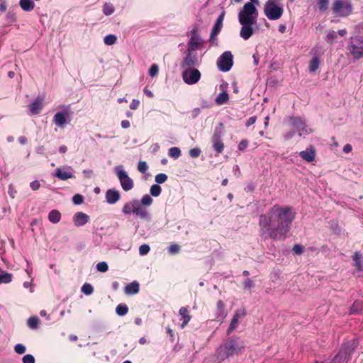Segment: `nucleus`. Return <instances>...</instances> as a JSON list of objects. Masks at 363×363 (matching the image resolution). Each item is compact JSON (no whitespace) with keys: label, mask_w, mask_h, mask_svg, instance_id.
I'll list each match as a JSON object with an SVG mask.
<instances>
[{"label":"nucleus","mask_w":363,"mask_h":363,"mask_svg":"<svg viewBox=\"0 0 363 363\" xmlns=\"http://www.w3.org/2000/svg\"><path fill=\"white\" fill-rule=\"evenodd\" d=\"M202 43V40L200 38L196 30H192L191 37L188 43V50H196L199 46Z\"/></svg>","instance_id":"obj_14"},{"label":"nucleus","mask_w":363,"mask_h":363,"mask_svg":"<svg viewBox=\"0 0 363 363\" xmlns=\"http://www.w3.org/2000/svg\"><path fill=\"white\" fill-rule=\"evenodd\" d=\"M245 311L244 309L241 311H236L233 318L239 320L240 318L245 317Z\"/></svg>","instance_id":"obj_56"},{"label":"nucleus","mask_w":363,"mask_h":363,"mask_svg":"<svg viewBox=\"0 0 363 363\" xmlns=\"http://www.w3.org/2000/svg\"><path fill=\"white\" fill-rule=\"evenodd\" d=\"M159 71L158 66L155 64L151 65L149 69V75L152 77H154L157 75Z\"/></svg>","instance_id":"obj_48"},{"label":"nucleus","mask_w":363,"mask_h":363,"mask_svg":"<svg viewBox=\"0 0 363 363\" xmlns=\"http://www.w3.org/2000/svg\"><path fill=\"white\" fill-rule=\"evenodd\" d=\"M144 206H150L153 203V199L149 194H145L143 196L140 201H139Z\"/></svg>","instance_id":"obj_36"},{"label":"nucleus","mask_w":363,"mask_h":363,"mask_svg":"<svg viewBox=\"0 0 363 363\" xmlns=\"http://www.w3.org/2000/svg\"><path fill=\"white\" fill-rule=\"evenodd\" d=\"M133 214H135L141 219H147L148 217V212L147 209L139 202L137 199L133 200Z\"/></svg>","instance_id":"obj_13"},{"label":"nucleus","mask_w":363,"mask_h":363,"mask_svg":"<svg viewBox=\"0 0 363 363\" xmlns=\"http://www.w3.org/2000/svg\"><path fill=\"white\" fill-rule=\"evenodd\" d=\"M94 289L89 284H84L82 287V291L86 295H90L93 293Z\"/></svg>","instance_id":"obj_44"},{"label":"nucleus","mask_w":363,"mask_h":363,"mask_svg":"<svg viewBox=\"0 0 363 363\" xmlns=\"http://www.w3.org/2000/svg\"><path fill=\"white\" fill-rule=\"evenodd\" d=\"M140 104V101L137 99H133L130 104V108L132 110H135L138 108Z\"/></svg>","instance_id":"obj_59"},{"label":"nucleus","mask_w":363,"mask_h":363,"mask_svg":"<svg viewBox=\"0 0 363 363\" xmlns=\"http://www.w3.org/2000/svg\"><path fill=\"white\" fill-rule=\"evenodd\" d=\"M284 12L283 6L279 0H268L264 6V13L271 21L279 19Z\"/></svg>","instance_id":"obj_4"},{"label":"nucleus","mask_w":363,"mask_h":363,"mask_svg":"<svg viewBox=\"0 0 363 363\" xmlns=\"http://www.w3.org/2000/svg\"><path fill=\"white\" fill-rule=\"evenodd\" d=\"M216 319L218 321L223 320L226 317V313L225 312V304L223 301L220 300L216 303Z\"/></svg>","instance_id":"obj_20"},{"label":"nucleus","mask_w":363,"mask_h":363,"mask_svg":"<svg viewBox=\"0 0 363 363\" xmlns=\"http://www.w3.org/2000/svg\"><path fill=\"white\" fill-rule=\"evenodd\" d=\"M120 199L118 191L115 189H108L106 193V201L110 204L116 203Z\"/></svg>","instance_id":"obj_19"},{"label":"nucleus","mask_w":363,"mask_h":363,"mask_svg":"<svg viewBox=\"0 0 363 363\" xmlns=\"http://www.w3.org/2000/svg\"><path fill=\"white\" fill-rule=\"evenodd\" d=\"M229 96L226 91L220 93L216 99V104L221 105L228 101Z\"/></svg>","instance_id":"obj_31"},{"label":"nucleus","mask_w":363,"mask_h":363,"mask_svg":"<svg viewBox=\"0 0 363 363\" xmlns=\"http://www.w3.org/2000/svg\"><path fill=\"white\" fill-rule=\"evenodd\" d=\"M238 324L239 320L233 318L227 330L228 335L230 334L238 327Z\"/></svg>","instance_id":"obj_42"},{"label":"nucleus","mask_w":363,"mask_h":363,"mask_svg":"<svg viewBox=\"0 0 363 363\" xmlns=\"http://www.w3.org/2000/svg\"><path fill=\"white\" fill-rule=\"evenodd\" d=\"M291 125L299 132L300 136H304L311 132L310 129L306 128L305 123L300 118L292 117L290 118Z\"/></svg>","instance_id":"obj_11"},{"label":"nucleus","mask_w":363,"mask_h":363,"mask_svg":"<svg viewBox=\"0 0 363 363\" xmlns=\"http://www.w3.org/2000/svg\"><path fill=\"white\" fill-rule=\"evenodd\" d=\"M337 38V33L334 30L329 31L326 35V40L330 44L333 43L335 39Z\"/></svg>","instance_id":"obj_46"},{"label":"nucleus","mask_w":363,"mask_h":363,"mask_svg":"<svg viewBox=\"0 0 363 363\" xmlns=\"http://www.w3.org/2000/svg\"><path fill=\"white\" fill-rule=\"evenodd\" d=\"M108 269V264L105 262H99L96 264V269L101 272H106Z\"/></svg>","instance_id":"obj_47"},{"label":"nucleus","mask_w":363,"mask_h":363,"mask_svg":"<svg viewBox=\"0 0 363 363\" xmlns=\"http://www.w3.org/2000/svg\"><path fill=\"white\" fill-rule=\"evenodd\" d=\"M45 151V148L44 146L43 145H39L36 147L35 149V152L38 153V154H44Z\"/></svg>","instance_id":"obj_64"},{"label":"nucleus","mask_w":363,"mask_h":363,"mask_svg":"<svg viewBox=\"0 0 363 363\" xmlns=\"http://www.w3.org/2000/svg\"><path fill=\"white\" fill-rule=\"evenodd\" d=\"M334 14L338 17L349 16L352 10L351 3L347 0H335L332 5Z\"/></svg>","instance_id":"obj_7"},{"label":"nucleus","mask_w":363,"mask_h":363,"mask_svg":"<svg viewBox=\"0 0 363 363\" xmlns=\"http://www.w3.org/2000/svg\"><path fill=\"white\" fill-rule=\"evenodd\" d=\"M168 154L169 157L174 159H177L181 155V150L179 147H173L169 150Z\"/></svg>","instance_id":"obj_35"},{"label":"nucleus","mask_w":363,"mask_h":363,"mask_svg":"<svg viewBox=\"0 0 363 363\" xmlns=\"http://www.w3.org/2000/svg\"><path fill=\"white\" fill-rule=\"evenodd\" d=\"M320 60L317 57H313L309 62L308 69L311 72H315L319 67Z\"/></svg>","instance_id":"obj_30"},{"label":"nucleus","mask_w":363,"mask_h":363,"mask_svg":"<svg viewBox=\"0 0 363 363\" xmlns=\"http://www.w3.org/2000/svg\"><path fill=\"white\" fill-rule=\"evenodd\" d=\"M299 155L302 157V159L308 162H311L315 160V150L313 147H311L309 149L306 150L301 151L299 153Z\"/></svg>","instance_id":"obj_21"},{"label":"nucleus","mask_w":363,"mask_h":363,"mask_svg":"<svg viewBox=\"0 0 363 363\" xmlns=\"http://www.w3.org/2000/svg\"><path fill=\"white\" fill-rule=\"evenodd\" d=\"M180 250V247L177 244H172L169 247V252L171 254L177 253Z\"/></svg>","instance_id":"obj_55"},{"label":"nucleus","mask_w":363,"mask_h":363,"mask_svg":"<svg viewBox=\"0 0 363 363\" xmlns=\"http://www.w3.org/2000/svg\"><path fill=\"white\" fill-rule=\"evenodd\" d=\"M73 203L76 205H79L83 202V196L80 194H75L72 197Z\"/></svg>","instance_id":"obj_53"},{"label":"nucleus","mask_w":363,"mask_h":363,"mask_svg":"<svg viewBox=\"0 0 363 363\" xmlns=\"http://www.w3.org/2000/svg\"><path fill=\"white\" fill-rule=\"evenodd\" d=\"M61 218L60 213L57 210L51 211L48 214V220L52 223H57Z\"/></svg>","instance_id":"obj_28"},{"label":"nucleus","mask_w":363,"mask_h":363,"mask_svg":"<svg viewBox=\"0 0 363 363\" xmlns=\"http://www.w3.org/2000/svg\"><path fill=\"white\" fill-rule=\"evenodd\" d=\"M53 121L56 125L62 128L67 123V118L64 113H57L54 116Z\"/></svg>","instance_id":"obj_23"},{"label":"nucleus","mask_w":363,"mask_h":363,"mask_svg":"<svg viewBox=\"0 0 363 363\" xmlns=\"http://www.w3.org/2000/svg\"><path fill=\"white\" fill-rule=\"evenodd\" d=\"M161 191V186L158 184L152 185L150 189V194L155 197L158 196L160 194Z\"/></svg>","instance_id":"obj_38"},{"label":"nucleus","mask_w":363,"mask_h":363,"mask_svg":"<svg viewBox=\"0 0 363 363\" xmlns=\"http://www.w3.org/2000/svg\"><path fill=\"white\" fill-rule=\"evenodd\" d=\"M295 212L288 206H273L259 218V235L264 239L283 241L291 230Z\"/></svg>","instance_id":"obj_1"},{"label":"nucleus","mask_w":363,"mask_h":363,"mask_svg":"<svg viewBox=\"0 0 363 363\" xmlns=\"http://www.w3.org/2000/svg\"><path fill=\"white\" fill-rule=\"evenodd\" d=\"M76 226H82L89 221V216L82 212L77 213L73 218Z\"/></svg>","instance_id":"obj_18"},{"label":"nucleus","mask_w":363,"mask_h":363,"mask_svg":"<svg viewBox=\"0 0 363 363\" xmlns=\"http://www.w3.org/2000/svg\"><path fill=\"white\" fill-rule=\"evenodd\" d=\"M104 13L106 16H110L114 12V7L112 4L106 3L103 8Z\"/></svg>","instance_id":"obj_41"},{"label":"nucleus","mask_w":363,"mask_h":363,"mask_svg":"<svg viewBox=\"0 0 363 363\" xmlns=\"http://www.w3.org/2000/svg\"><path fill=\"white\" fill-rule=\"evenodd\" d=\"M150 247L149 245L144 244L140 246L139 247V252L140 255H147L150 251Z\"/></svg>","instance_id":"obj_51"},{"label":"nucleus","mask_w":363,"mask_h":363,"mask_svg":"<svg viewBox=\"0 0 363 363\" xmlns=\"http://www.w3.org/2000/svg\"><path fill=\"white\" fill-rule=\"evenodd\" d=\"M303 250V247L301 245L296 244L293 247V251L297 255L302 253Z\"/></svg>","instance_id":"obj_57"},{"label":"nucleus","mask_w":363,"mask_h":363,"mask_svg":"<svg viewBox=\"0 0 363 363\" xmlns=\"http://www.w3.org/2000/svg\"><path fill=\"white\" fill-rule=\"evenodd\" d=\"M20 6L25 11H30L34 9L35 4L31 0H20Z\"/></svg>","instance_id":"obj_27"},{"label":"nucleus","mask_w":363,"mask_h":363,"mask_svg":"<svg viewBox=\"0 0 363 363\" xmlns=\"http://www.w3.org/2000/svg\"><path fill=\"white\" fill-rule=\"evenodd\" d=\"M55 175L61 180H67L68 179L74 177V175L72 172L63 170L61 168H57L55 169Z\"/></svg>","instance_id":"obj_22"},{"label":"nucleus","mask_w":363,"mask_h":363,"mask_svg":"<svg viewBox=\"0 0 363 363\" xmlns=\"http://www.w3.org/2000/svg\"><path fill=\"white\" fill-rule=\"evenodd\" d=\"M39 318L37 316H31L28 320V325L31 329H35L38 327Z\"/></svg>","instance_id":"obj_34"},{"label":"nucleus","mask_w":363,"mask_h":363,"mask_svg":"<svg viewBox=\"0 0 363 363\" xmlns=\"http://www.w3.org/2000/svg\"><path fill=\"white\" fill-rule=\"evenodd\" d=\"M224 12H223L217 18V21L212 29L211 33V40L213 39L220 31L222 26H223V21L224 18Z\"/></svg>","instance_id":"obj_17"},{"label":"nucleus","mask_w":363,"mask_h":363,"mask_svg":"<svg viewBox=\"0 0 363 363\" xmlns=\"http://www.w3.org/2000/svg\"><path fill=\"white\" fill-rule=\"evenodd\" d=\"M117 38L115 35L109 34L105 36L104 42L107 45H112L116 43Z\"/></svg>","instance_id":"obj_39"},{"label":"nucleus","mask_w":363,"mask_h":363,"mask_svg":"<svg viewBox=\"0 0 363 363\" xmlns=\"http://www.w3.org/2000/svg\"><path fill=\"white\" fill-rule=\"evenodd\" d=\"M8 193L12 197V198H14L15 196V194H16V191L14 189V187L12 184H10L9 186V191H8Z\"/></svg>","instance_id":"obj_61"},{"label":"nucleus","mask_w":363,"mask_h":363,"mask_svg":"<svg viewBox=\"0 0 363 363\" xmlns=\"http://www.w3.org/2000/svg\"><path fill=\"white\" fill-rule=\"evenodd\" d=\"M139 291V284L134 281L125 287V293L128 295H133Z\"/></svg>","instance_id":"obj_24"},{"label":"nucleus","mask_w":363,"mask_h":363,"mask_svg":"<svg viewBox=\"0 0 363 363\" xmlns=\"http://www.w3.org/2000/svg\"><path fill=\"white\" fill-rule=\"evenodd\" d=\"M123 212L125 214L133 213V200L130 202L124 204L123 207Z\"/></svg>","instance_id":"obj_43"},{"label":"nucleus","mask_w":363,"mask_h":363,"mask_svg":"<svg viewBox=\"0 0 363 363\" xmlns=\"http://www.w3.org/2000/svg\"><path fill=\"white\" fill-rule=\"evenodd\" d=\"M30 186L33 191H36L40 188V184L38 180H35L30 184Z\"/></svg>","instance_id":"obj_58"},{"label":"nucleus","mask_w":363,"mask_h":363,"mask_svg":"<svg viewBox=\"0 0 363 363\" xmlns=\"http://www.w3.org/2000/svg\"><path fill=\"white\" fill-rule=\"evenodd\" d=\"M353 260L354 262V266L359 269L362 270V257L361 255L356 252L354 253L352 256Z\"/></svg>","instance_id":"obj_33"},{"label":"nucleus","mask_w":363,"mask_h":363,"mask_svg":"<svg viewBox=\"0 0 363 363\" xmlns=\"http://www.w3.org/2000/svg\"><path fill=\"white\" fill-rule=\"evenodd\" d=\"M213 145L214 150L217 152L220 153L223 151V147H224V145H223L222 141L220 140V138L218 137L214 136L213 139Z\"/></svg>","instance_id":"obj_29"},{"label":"nucleus","mask_w":363,"mask_h":363,"mask_svg":"<svg viewBox=\"0 0 363 363\" xmlns=\"http://www.w3.org/2000/svg\"><path fill=\"white\" fill-rule=\"evenodd\" d=\"M242 28L240 32V37L247 40H248L254 33V29L252 26L254 24H241Z\"/></svg>","instance_id":"obj_15"},{"label":"nucleus","mask_w":363,"mask_h":363,"mask_svg":"<svg viewBox=\"0 0 363 363\" xmlns=\"http://www.w3.org/2000/svg\"><path fill=\"white\" fill-rule=\"evenodd\" d=\"M7 8L6 3L4 0H0V10L5 12Z\"/></svg>","instance_id":"obj_63"},{"label":"nucleus","mask_w":363,"mask_h":363,"mask_svg":"<svg viewBox=\"0 0 363 363\" xmlns=\"http://www.w3.org/2000/svg\"><path fill=\"white\" fill-rule=\"evenodd\" d=\"M255 122H256V117L255 116H252L246 122V126L249 127L251 125L254 124Z\"/></svg>","instance_id":"obj_62"},{"label":"nucleus","mask_w":363,"mask_h":363,"mask_svg":"<svg viewBox=\"0 0 363 363\" xmlns=\"http://www.w3.org/2000/svg\"><path fill=\"white\" fill-rule=\"evenodd\" d=\"M114 172L120 181L121 186L125 191L131 190L134 186L133 180L128 176L122 165L114 167Z\"/></svg>","instance_id":"obj_6"},{"label":"nucleus","mask_w":363,"mask_h":363,"mask_svg":"<svg viewBox=\"0 0 363 363\" xmlns=\"http://www.w3.org/2000/svg\"><path fill=\"white\" fill-rule=\"evenodd\" d=\"M317 5L321 12L325 11L329 7V0H318Z\"/></svg>","instance_id":"obj_37"},{"label":"nucleus","mask_w":363,"mask_h":363,"mask_svg":"<svg viewBox=\"0 0 363 363\" xmlns=\"http://www.w3.org/2000/svg\"><path fill=\"white\" fill-rule=\"evenodd\" d=\"M247 145L248 143L247 140H242L238 145V148L240 150H243L247 147Z\"/></svg>","instance_id":"obj_60"},{"label":"nucleus","mask_w":363,"mask_h":363,"mask_svg":"<svg viewBox=\"0 0 363 363\" xmlns=\"http://www.w3.org/2000/svg\"><path fill=\"white\" fill-rule=\"evenodd\" d=\"M14 350L18 354H23L26 352V347L22 344H17L14 347Z\"/></svg>","instance_id":"obj_52"},{"label":"nucleus","mask_w":363,"mask_h":363,"mask_svg":"<svg viewBox=\"0 0 363 363\" xmlns=\"http://www.w3.org/2000/svg\"><path fill=\"white\" fill-rule=\"evenodd\" d=\"M201 153V150L198 147L192 148L189 150V155L192 158H196L199 157Z\"/></svg>","instance_id":"obj_49"},{"label":"nucleus","mask_w":363,"mask_h":363,"mask_svg":"<svg viewBox=\"0 0 363 363\" xmlns=\"http://www.w3.org/2000/svg\"><path fill=\"white\" fill-rule=\"evenodd\" d=\"M167 179V176L164 173L158 174L155 176V180L157 184H162Z\"/></svg>","instance_id":"obj_45"},{"label":"nucleus","mask_w":363,"mask_h":363,"mask_svg":"<svg viewBox=\"0 0 363 363\" xmlns=\"http://www.w3.org/2000/svg\"><path fill=\"white\" fill-rule=\"evenodd\" d=\"M12 280V274L4 271L0 272V284L10 283Z\"/></svg>","instance_id":"obj_32"},{"label":"nucleus","mask_w":363,"mask_h":363,"mask_svg":"<svg viewBox=\"0 0 363 363\" xmlns=\"http://www.w3.org/2000/svg\"><path fill=\"white\" fill-rule=\"evenodd\" d=\"M187 51L188 53L181 65L182 68L193 67L198 65V57L194 50L187 49Z\"/></svg>","instance_id":"obj_12"},{"label":"nucleus","mask_w":363,"mask_h":363,"mask_svg":"<svg viewBox=\"0 0 363 363\" xmlns=\"http://www.w3.org/2000/svg\"><path fill=\"white\" fill-rule=\"evenodd\" d=\"M218 67L223 72H228L233 66V55L230 52L226 51L221 55L217 62Z\"/></svg>","instance_id":"obj_9"},{"label":"nucleus","mask_w":363,"mask_h":363,"mask_svg":"<svg viewBox=\"0 0 363 363\" xmlns=\"http://www.w3.org/2000/svg\"><path fill=\"white\" fill-rule=\"evenodd\" d=\"M43 98H37L35 101H33L30 105V112L32 115H37L38 114L43 108Z\"/></svg>","instance_id":"obj_16"},{"label":"nucleus","mask_w":363,"mask_h":363,"mask_svg":"<svg viewBox=\"0 0 363 363\" xmlns=\"http://www.w3.org/2000/svg\"><path fill=\"white\" fill-rule=\"evenodd\" d=\"M147 164L144 161H140L138 165V169L141 173H145L147 170Z\"/></svg>","instance_id":"obj_50"},{"label":"nucleus","mask_w":363,"mask_h":363,"mask_svg":"<svg viewBox=\"0 0 363 363\" xmlns=\"http://www.w3.org/2000/svg\"><path fill=\"white\" fill-rule=\"evenodd\" d=\"M258 17V11L253 3H246L238 13L240 24H255Z\"/></svg>","instance_id":"obj_3"},{"label":"nucleus","mask_w":363,"mask_h":363,"mask_svg":"<svg viewBox=\"0 0 363 363\" xmlns=\"http://www.w3.org/2000/svg\"><path fill=\"white\" fill-rule=\"evenodd\" d=\"M353 348L343 346L330 363H347Z\"/></svg>","instance_id":"obj_10"},{"label":"nucleus","mask_w":363,"mask_h":363,"mask_svg":"<svg viewBox=\"0 0 363 363\" xmlns=\"http://www.w3.org/2000/svg\"><path fill=\"white\" fill-rule=\"evenodd\" d=\"M22 360L23 363H35V358L31 354H26Z\"/></svg>","instance_id":"obj_54"},{"label":"nucleus","mask_w":363,"mask_h":363,"mask_svg":"<svg viewBox=\"0 0 363 363\" xmlns=\"http://www.w3.org/2000/svg\"><path fill=\"white\" fill-rule=\"evenodd\" d=\"M179 315L182 316V318H183V323L181 325V327L182 328H184L189 323V321L191 320V315H189V311L187 310V308L186 307H182L180 309H179Z\"/></svg>","instance_id":"obj_25"},{"label":"nucleus","mask_w":363,"mask_h":363,"mask_svg":"<svg viewBox=\"0 0 363 363\" xmlns=\"http://www.w3.org/2000/svg\"><path fill=\"white\" fill-rule=\"evenodd\" d=\"M182 69V79L186 84L192 85L196 84L200 80L201 74L199 69L194 67Z\"/></svg>","instance_id":"obj_8"},{"label":"nucleus","mask_w":363,"mask_h":363,"mask_svg":"<svg viewBox=\"0 0 363 363\" xmlns=\"http://www.w3.org/2000/svg\"><path fill=\"white\" fill-rule=\"evenodd\" d=\"M350 53L355 60L363 57V37L352 36L350 38L348 46Z\"/></svg>","instance_id":"obj_5"},{"label":"nucleus","mask_w":363,"mask_h":363,"mask_svg":"<svg viewBox=\"0 0 363 363\" xmlns=\"http://www.w3.org/2000/svg\"><path fill=\"white\" fill-rule=\"evenodd\" d=\"M245 347V343L241 338L229 337L216 350L217 358L222 362L231 356L239 354Z\"/></svg>","instance_id":"obj_2"},{"label":"nucleus","mask_w":363,"mask_h":363,"mask_svg":"<svg viewBox=\"0 0 363 363\" xmlns=\"http://www.w3.org/2000/svg\"><path fill=\"white\" fill-rule=\"evenodd\" d=\"M128 308L126 305H118L116 308V312L118 315L123 316L128 313Z\"/></svg>","instance_id":"obj_40"},{"label":"nucleus","mask_w":363,"mask_h":363,"mask_svg":"<svg viewBox=\"0 0 363 363\" xmlns=\"http://www.w3.org/2000/svg\"><path fill=\"white\" fill-rule=\"evenodd\" d=\"M363 313V301L354 302L350 310V314Z\"/></svg>","instance_id":"obj_26"}]
</instances>
